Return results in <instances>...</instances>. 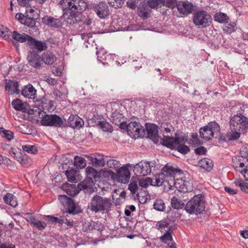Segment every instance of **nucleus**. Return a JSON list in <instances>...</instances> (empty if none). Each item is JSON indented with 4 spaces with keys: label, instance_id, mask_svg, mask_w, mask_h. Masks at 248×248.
<instances>
[{
    "label": "nucleus",
    "instance_id": "nucleus-1",
    "mask_svg": "<svg viewBox=\"0 0 248 248\" xmlns=\"http://www.w3.org/2000/svg\"><path fill=\"white\" fill-rule=\"evenodd\" d=\"M47 47H32L28 55L27 59L29 64L36 68H41V62L43 61L46 64L51 65L56 61V58L55 55L50 52L44 53L41 58L38 53L46 50Z\"/></svg>",
    "mask_w": 248,
    "mask_h": 248
},
{
    "label": "nucleus",
    "instance_id": "nucleus-2",
    "mask_svg": "<svg viewBox=\"0 0 248 248\" xmlns=\"http://www.w3.org/2000/svg\"><path fill=\"white\" fill-rule=\"evenodd\" d=\"M112 205V203L109 198L95 194L90 200L88 204V209L95 214L108 213Z\"/></svg>",
    "mask_w": 248,
    "mask_h": 248
},
{
    "label": "nucleus",
    "instance_id": "nucleus-3",
    "mask_svg": "<svg viewBox=\"0 0 248 248\" xmlns=\"http://www.w3.org/2000/svg\"><path fill=\"white\" fill-rule=\"evenodd\" d=\"M205 202L202 194L194 196L185 206L186 211L190 215L201 214L204 211Z\"/></svg>",
    "mask_w": 248,
    "mask_h": 248
},
{
    "label": "nucleus",
    "instance_id": "nucleus-4",
    "mask_svg": "<svg viewBox=\"0 0 248 248\" xmlns=\"http://www.w3.org/2000/svg\"><path fill=\"white\" fill-rule=\"evenodd\" d=\"M12 37L14 41L20 43H26L30 46H46V45L42 41H37L25 33H20L17 31L13 32Z\"/></svg>",
    "mask_w": 248,
    "mask_h": 248
},
{
    "label": "nucleus",
    "instance_id": "nucleus-5",
    "mask_svg": "<svg viewBox=\"0 0 248 248\" xmlns=\"http://www.w3.org/2000/svg\"><path fill=\"white\" fill-rule=\"evenodd\" d=\"M58 199L66 209V212L72 215H76L82 212V209L78 204L71 198L65 195H60Z\"/></svg>",
    "mask_w": 248,
    "mask_h": 248
},
{
    "label": "nucleus",
    "instance_id": "nucleus-6",
    "mask_svg": "<svg viewBox=\"0 0 248 248\" xmlns=\"http://www.w3.org/2000/svg\"><path fill=\"white\" fill-rule=\"evenodd\" d=\"M193 21L196 26L202 28L209 26L212 22V18L207 12L200 10L194 14Z\"/></svg>",
    "mask_w": 248,
    "mask_h": 248
},
{
    "label": "nucleus",
    "instance_id": "nucleus-7",
    "mask_svg": "<svg viewBox=\"0 0 248 248\" xmlns=\"http://www.w3.org/2000/svg\"><path fill=\"white\" fill-rule=\"evenodd\" d=\"M230 129H244L248 127V118L245 116L239 114L234 115L230 121Z\"/></svg>",
    "mask_w": 248,
    "mask_h": 248
},
{
    "label": "nucleus",
    "instance_id": "nucleus-8",
    "mask_svg": "<svg viewBox=\"0 0 248 248\" xmlns=\"http://www.w3.org/2000/svg\"><path fill=\"white\" fill-rule=\"evenodd\" d=\"M133 164H127L126 165L120 167L114 173L115 180L122 184H127L130 178V172L128 167L132 168Z\"/></svg>",
    "mask_w": 248,
    "mask_h": 248
},
{
    "label": "nucleus",
    "instance_id": "nucleus-9",
    "mask_svg": "<svg viewBox=\"0 0 248 248\" xmlns=\"http://www.w3.org/2000/svg\"><path fill=\"white\" fill-rule=\"evenodd\" d=\"M127 133L132 138H143L145 135V129L140 123L131 122L128 124Z\"/></svg>",
    "mask_w": 248,
    "mask_h": 248
},
{
    "label": "nucleus",
    "instance_id": "nucleus-10",
    "mask_svg": "<svg viewBox=\"0 0 248 248\" xmlns=\"http://www.w3.org/2000/svg\"><path fill=\"white\" fill-rule=\"evenodd\" d=\"M41 123L44 126H50L60 127L63 124L62 118L56 114L42 115Z\"/></svg>",
    "mask_w": 248,
    "mask_h": 248
},
{
    "label": "nucleus",
    "instance_id": "nucleus-11",
    "mask_svg": "<svg viewBox=\"0 0 248 248\" xmlns=\"http://www.w3.org/2000/svg\"><path fill=\"white\" fill-rule=\"evenodd\" d=\"M91 9L96 13L99 18L102 19L106 18L109 14L108 4L104 1L93 3L91 5Z\"/></svg>",
    "mask_w": 248,
    "mask_h": 248
},
{
    "label": "nucleus",
    "instance_id": "nucleus-12",
    "mask_svg": "<svg viewBox=\"0 0 248 248\" xmlns=\"http://www.w3.org/2000/svg\"><path fill=\"white\" fill-rule=\"evenodd\" d=\"M145 131L147 133V137L152 140L155 143L158 141V127L154 124L146 123Z\"/></svg>",
    "mask_w": 248,
    "mask_h": 248
},
{
    "label": "nucleus",
    "instance_id": "nucleus-13",
    "mask_svg": "<svg viewBox=\"0 0 248 248\" xmlns=\"http://www.w3.org/2000/svg\"><path fill=\"white\" fill-rule=\"evenodd\" d=\"M162 172L164 174L165 177H170L171 180H174L175 175L176 174H181L183 170L178 167H174L167 163L161 169Z\"/></svg>",
    "mask_w": 248,
    "mask_h": 248
},
{
    "label": "nucleus",
    "instance_id": "nucleus-14",
    "mask_svg": "<svg viewBox=\"0 0 248 248\" xmlns=\"http://www.w3.org/2000/svg\"><path fill=\"white\" fill-rule=\"evenodd\" d=\"M85 157L89 162L90 164L92 165L95 167H102L105 166L106 160L104 158L103 155H99L96 156L95 155H87Z\"/></svg>",
    "mask_w": 248,
    "mask_h": 248
},
{
    "label": "nucleus",
    "instance_id": "nucleus-15",
    "mask_svg": "<svg viewBox=\"0 0 248 248\" xmlns=\"http://www.w3.org/2000/svg\"><path fill=\"white\" fill-rule=\"evenodd\" d=\"M16 18L25 26L31 28L35 27L36 21L35 18L33 17H31L28 14L24 15L21 13H17L16 15Z\"/></svg>",
    "mask_w": 248,
    "mask_h": 248
},
{
    "label": "nucleus",
    "instance_id": "nucleus-16",
    "mask_svg": "<svg viewBox=\"0 0 248 248\" xmlns=\"http://www.w3.org/2000/svg\"><path fill=\"white\" fill-rule=\"evenodd\" d=\"M63 16L65 22L69 24L79 23L81 21V18L80 14L73 10L64 12L63 14Z\"/></svg>",
    "mask_w": 248,
    "mask_h": 248
},
{
    "label": "nucleus",
    "instance_id": "nucleus-17",
    "mask_svg": "<svg viewBox=\"0 0 248 248\" xmlns=\"http://www.w3.org/2000/svg\"><path fill=\"white\" fill-rule=\"evenodd\" d=\"M42 23L53 28H58L62 26L61 20L51 16H45L42 18Z\"/></svg>",
    "mask_w": 248,
    "mask_h": 248
},
{
    "label": "nucleus",
    "instance_id": "nucleus-18",
    "mask_svg": "<svg viewBox=\"0 0 248 248\" xmlns=\"http://www.w3.org/2000/svg\"><path fill=\"white\" fill-rule=\"evenodd\" d=\"M87 179L89 184H93L94 181L96 182L99 179V171H97L92 167H88L86 169Z\"/></svg>",
    "mask_w": 248,
    "mask_h": 248
},
{
    "label": "nucleus",
    "instance_id": "nucleus-19",
    "mask_svg": "<svg viewBox=\"0 0 248 248\" xmlns=\"http://www.w3.org/2000/svg\"><path fill=\"white\" fill-rule=\"evenodd\" d=\"M21 94L26 98L34 99L37 97L36 90L30 84L25 86L21 91Z\"/></svg>",
    "mask_w": 248,
    "mask_h": 248
},
{
    "label": "nucleus",
    "instance_id": "nucleus-20",
    "mask_svg": "<svg viewBox=\"0 0 248 248\" xmlns=\"http://www.w3.org/2000/svg\"><path fill=\"white\" fill-rule=\"evenodd\" d=\"M68 123L70 127L79 129L84 125V121L77 115H71L68 119Z\"/></svg>",
    "mask_w": 248,
    "mask_h": 248
},
{
    "label": "nucleus",
    "instance_id": "nucleus-21",
    "mask_svg": "<svg viewBox=\"0 0 248 248\" xmlns=\"http://www.w3.org/2000/svg\"><path fill=\"white\" fill-rule=\"evenodd\" d=\"M192 4L188 2L180 1L177 5V8L179 12L183 15H187L191 13Z\"/></svg>",
    "mask_w": 248,
    "mask_h": 248
},
{
    "label": "nucleus",
    "instance_id": "nucleus-22",
    "mask_svg": "<svg viewBox=\"0 0 248 248\" xmlns=\"http://www.w3.org/2000/svg\"><path fill=\"white\" fill-rule=\"evenodd\" d=\"M18 87V83L17 81L10 79L5 80V89L6 91H8L11 94L19 93Z\"/></svg>",
    "mask_w": 248,
    "mask_h": 248
},
{
    "label": "nucleus",
    "instance_id": "nucleus-23",
    "mask_svg": "<svg viewBox=\"0 0 248 248\" xmlns=\"http://www.w3.org/2000/svg\"><path fill=\"white\" fill-rule=\"evenodd\" d=\"M138 9V16L141 18L145 19L150 16L151 10L145 3L141 2Z\"/></svg>",
    "mask_w": 248,
    "mask_h": 248
},
{
    "label": "nucleus",
    "instance_id": "nucleus-24",
    "mask_svg": "<svg viewBox=\"0 0 248 248\" xmlns=\"http://www.w3.org/2000/svg\"><path fill=\"white\" fill-rule=\"evenodd\" d=\"M72 6L73 10L80 14L87 9L88 5L84 0H74Z\"/></svg>",
    "mask_w": 248,
    "mask_h": 248
},
{
    "label": "nucleus",
    "instance_id": "nucleus-25",
    "mask_svg": "<svg viewBox=\"0 0 248 248\" xmlns=\"http://www.w3.org/2000/svg\"><path fill=\"white\" fill-rule=\"evenodd\" d=\"M62 188L68 195L74 197L79 193V190L76 187L75 185L65 183L62 185Z\"/></svg>",
    "mask_w": 248,
    "mask_h": 248
},
{
    "label": "nucleus",
    "instance_id": "nucleus-26",
    "mask_svg": "<svg viewBox=\"0 0 248 248\" xmlns=\"http://www.w3.org/2000/svg\"><path fill=\"white\" fill-rule=\"evenodd\" d=\"M3 199L5 203L13 207H16L18 205L16 197L12 193H6V194L3 196Z\"/></svg>",
    "mask_w": 248,
    "mask_h": 248
},
{
    "label": "nucleus",
    "instance_id": "nucleus-27",
    "mask_svg": "<svg viewBox=\"0 0 248 248\" xmlns=\"http://www.w3.org/2000/svg\"><path fill=\"white\" fill-rule=\"evenodd\" d=\"M199 165L204 170L210 171L213 168L214 163L208 158H204L198 162Z\"/></svg>",
    "mask_w": 248,
    "mask_h": 248
},
{
    "label": "nucleus",
    "instance_id": "nucleus-28",
    "mask_svg": "<svg viewBox=\"0 0 248 248\" xmlns=\"http://www.w3.org/2000/svg\"><path fill=\"white\" fill-rule=\"evenodd\" d=\"M74 0H61L59 4L62 10L64 11H72L73 10V5Z\"/></svg>",
    "mask_w": 248,
    "mask_h": 248
},
{
    "label": "nucleus",
    "instance_id": "nucleus-29",
    "mask_svg": "<svg viewBox=\"0 0 248 248\" xmlns=\"http://www.w3.org/2000/svg\"><path fill=\"white\" fill-rule=\"evenodd\" d=\"M125 120V118L123 114L120 112L115 111L113 112L111 115V121L115 125H118L121 124L120 123Z\"/></svg>",
    "mask_w": 248,
    "mask_h": 248
},
{
    "label": "nucleus",
    "instance_id": "nucleus-30",
    "mask_svg": "<svg viewBox=\"0 0 248 248\" xmlns=\"http://www.w3.org/2000/svg\"><path fill=\"white\" fill-rule=\"evenodd\" d=\"M136 197L140 203L144 204L146 202L147 200L150 198V196L147 191L145 190L142 191V189L141 188L139 191L137 192Z\"/></svg>",
    "mask_w": 248,
    "mask_h": 248
},
{
    "label": "nucleus",
    "instance_id": "nucleus-31",
    "mask_svg": "<svg viewBox=\"0 0 248 248\" xmlns=\"http://www.w3.org/2000/svg\"><path fill=\"white\" fill-rule=\"evenodd\" d=\"M114 172L110 170H101L99 171V178H102L105 179H110L115 180Z\"/></svg>",
    "mask_w": 248,
    "mask_h": 248
},
{
    "label": "nucleus",
    "instance_id": "nucleus-32",
    "mask_svg": "<svg viewBox=\"0 0 248 248\" xmlns=\"http://www.w3.org/2000/svg\"><path fill=\"white\" fill-rule=\"evenodd\" d=\"M200 137L204 140H211L213 136H212L211 131L207 125L201 127L199 130Z\"/></svg>",
    "mask_w": 248,
    "mask_h": 248
},
{
    "label": "nucleus",
    "instance_id": "nucleus-33",
    "mask_svg": "<svg viewBox=\"0 0 248 248\" xmlns=\"http://www.w3.org/2000/svg\"><path fill=\"white\" fill-rule=\"evenodd\" d=\"M171 205L172 207L176 209L184 208L185 210L186 204L181 200L176 197H173L171 199Z\"/></svg>",
    "mask_w": 248,
    "mask_h": 248
},
{
    "label": "nucleus",
    "instance_id": "nucleus-34",
    "mask_svg": "<svg viewBox=\"0 0 248 248\" xmlns=\"http://www.w3.org/2000/svg\"><path fill=\"white\" fill-rule=\"evenodd\" d=\"M206 125L211 131V136L214 137V134L219 133L220 127L216 121L210 122Z\"/></svg>",
    "mask_w": 248,
    "mask_h": 248
},
{
    "label": "nucleus",
    "instance_id": "nucleus-35",
    "mask_svg": "<svg viewBox=\"0 0 248 248\" xmlns=\"http://www.w3.org/2000/svg\"><path fill=\"white\" fill-rule=\"evenodd\" d=\"M140 163L141 164V168L143 170V176H146L150 174L152 168H155V166H150V163L149 161H141Z\"/></svg>",
    "mask_w": 248,
    "mask_h": 248
},
{
    "label": "nucleus",
    "instance_id": "nucleus-36",
    "mask_svg": "<svg viewBox=\"0 0 248 248\" xmlns=\"http://www.w3.org/2000/svg\"><path fill=\"white\" fill-rule=\"evenodd\" d=\"M172 227H170L166 232L160 237V240L164 243H167L169 241H172L171 234L173 232Z\"/></svg>",
    "mask_w": 248,
    "mask_h": 248
},
{
    "label": "nucleus",
    "instance_id": "nucleus-37",
    "mask_svg": "<svg viewBox=\"0 0 248 248\" xmlns=\"http://www.w3.org/2000/svg\"><path fill=\"white\" fill-rule=\"evenodd\" d=\"M74 165L78 169H83L86 166V161L84 158L76 156L74 160Z\"/></svg>",
    "mask_w": 248,
    "mask_h": 248
},
{
    "label": "nucleus",
    "instance_id": "nucleus-38",
    "mask_svg": "<svg viewBox=\"0 0 248 248\" xmlns=\"http://www.w3.org/2000/svg\"><path fill=\"white\" fill-rule=\"evenodd\" d=\"M97 126L104 132H111L112 131V127L106 121H99Z\"/></svg>",
    "mask_w": 248,
    "mask_h": 248
},
{
    "label": "nucleus",
    "instance_id": "nucleus-39",
    "mask_svg": "<svg viewBox=\"0 0 248 248\" xmlns=\"http://www.w3.org/2000/svg\"><path fill=\"white\" fill-rule=\"evenodd\" d=\"M12 106L15 109L19 111H25L26 107L22 101L19 99H16L12 102Z\"/></svg>",
    "mask_w": 248,
    "mask_h": 248
},
{
    "label": "nucleus",
    "instance_id": "nucleus-40",
    "mask_svg": "<svg viewBox=\"0 0 248 248\" xmlns=\"http://www.w3.org/2000/svg\"><path fill=\"white\" fill-rule=\"evenodd\" d=\"M178 134L176 133L175 137H170V141L167 143L166 146L171 150L175 149L176 147L179 144V141L177 138Z\"/></svg>",
    "mask_w": 248,
    "mask_h": 248
},
{
    "label": "nucleus",
    "instance_id": "nucleus-41",
    "mask_svg": "<svg viewBox=\"0 0 248 248\" xmlns=\"http://www.w3.org/2000/svg\"><path fill=\"white\" fill-rule=\"evenodd\" d=\"M214 20L220 23H226L229 19L227 16L223 13H217L214 16Z\"/></svg>",
    "mask_w": 248,
    "mask_h": 248
},
{
    "label": "nucleus",
    "instance_id": "nucleus-42",
    "mask_svg": "<svg viewBox=\"0 0 248 248\" xmlns=\"http://www.w3.org/2000/svg\"><path fill=\"white\" fill-rule=\"evenodd\" d=\"M188 143L193 147H197L202 144V142L198 138L197 133H193L191 135V138L188 141Z\"/></svg>",
    "mask_w": 248,
    "mask_h": 248
},
{
    "label": "nucleus",
    "instance_id": "nucleus-43",
    "mask_svg": "<svg viewBox=\"0 0 248 248\" xmlns=\"http://www.w3.org/2000/svg\"><path fill=\"white\" fill-rule=\"evenodd\" d=\"M170 222L171 219L170 217H167L163 220L158 221L156 224V228L158 230L161 231L163 229L168 227Z\"/></svg>",
    "mask_w": 248,
    "mask_h": 248
},
{
    "label": "nucleus",
    "instance_id": "nucleus-44",
    "mask_svg": "<svg viewBox=\"0 0 248 248\" xmlns=\"http://www.w3.org/2000/svg\"><path fill=\"white\" fill-rule=\"evenodd\" d=\"M165 178L166 177L162 171L161 173L156 174L155 176V181L154 182V186H162L166 181Z\"/></svg>",
    "mask_w": 248,
    "mask_h": 248
},
{
    "label": "nucleus",
    "instance_id": "nucleus-45",
    "mask_svg": "<svg viewBox=\"0 0 248 248\" xmlns=\"http://www.w3.org/2000/svg\"><path fill=\"white\" fill-rule=\"evenodd\" d=\"M0 134L2 137L10 141L14 138V133L10 130L5 129L3 127H0Z\"/></svg>",
    "mask_w": 248,
    "mask_h": 248
},
{
    "label": "nucleus",
    "instance_id": "nucleus-46",
    "mask_svg": "<svg viewBox=\"0 0 248 248\" xmlns=\"http://www.w3.org/2000/svg\"><path fill=\"white\" fill-rule=\"evenodd\" d=\"M240 131L238 129L232 130L231 129V132L228 133V138L229 141L235 140L238 139L240 136Z\"/></svg>",
    "mask_w": 248,
    "mask_h": 248
},
{
    "label": "nucleus",
    "instance_id": "nucleus-47",
    "mask_svg": "<svg viewBox=\"0 0 248 248\" xmlns=\"http://www.w3.org/2000/svg\"><path fill=\"white\" fill-rule=\"evenodd\" d=\"M77 172V171L75 170L71 169L70 170H66L65 171V175L67 177L68 181L71 183H76V178L75 177V174Z\"/></svg>",
    "mask_w": 248,
    "mask_h": 248
},
{
    "label": "nucleus",
    "instance_id": "nucleus-48",
    "mask_svg": "<svg viewBox=\"0 0 248 248\" xmlns=\"http://www.w3.org/2000/svg\"><path fill=\"white\" fill-rule=\"evenodd\" d=\"M107 166L109 168L117 169V170L120 168L121 164L119 161L111 159L106 161Z\"/></svg>",
    "mask_w": 248,
    "mask_h": 248
},
{
    "label": "nucleus",
    "instance_id": "nucleus-49",
    "mask_svg": "<svg viewBox=\"0 0 248 248\" xmlns=\"http://www.w3.org/2000/svg\"><path fill=\"white\" fill-rule=\"evenodd\" d=\"M154 208L157 211H165V203L161 199L156 200L154 203Z\"/></svg>",
    "mask_w": 248,
    "mask_h": 248
},
{
    "label": "nucleus",
    "instance_id": "nucleus-50",
    "mask_svg": "<svg viewBox=\"0 0 248 248\" xmlns=\"http://www.w3.org/2000/svg\"><path fill=\"white\" fill-rule=\"evenodd\" d=\"M22 149L23 151L32 154H36L38 152V149L35 145H22Z\"/></svg>",
    "mask_w": 248,
    "mask_h": 248
},
{
    "label": "nucleus",
    "instance_id": "nucleus-51",
    "mask_svg": "<svg viewBox=\"0 0 248 248\" xmlns=\"http://www.w3.org/2000/svg\"><path fill=\"white\" fill-rule=\"evenodd\" d=\"M79 23H80V24H79V26L78 27V31L80 32H84L81 33V37L83 39L85 36L88 35V34H86L85 32L89 31L91 30V27L85 26V25L83 24V23L81 22V21Z\"/></svg>",
    "mask_w": 248,
    "mask_h": 248
},
{
    "label": "nucleus",
    "instance_id": "nucleus-52",
    "mask_svg": "<svg viewBox=\"0 0 248 248\" xmlns=\"http://www.w3.org/2000/svg\"><path fill=\"white\" fill-rule=\"evenodd\" d=\"M161 4L164 6L173 9L175 6L177 7V3L176 0H162Z\"/></svg>",
    "mask_w": 248,
    "mask_h": 248
},
{
    "label": "nucleus",
    "instance_id": "nucleus-53",
    "mask_svg": "<svg viewBox=\"0 0 248 248\" xmlns=\"http://www.w3.org/2000/svg\"><path fill=\"white\" fill-rule=\"evenodd\" d=\"M46 226V223L37 219L31 227L37 229L39 231H43Z\"/></svg>",
    "mask_w": 248,
    "mask_h": 248
},
{
    "label": "nucleus",
    "instance_id": "nucleus-54",
    "mask_svg": "<svg viewBox=\"0 0 248 248\" xmlns=\"http://www.w3.org/2000/svg\"><path fill=\"white\" fill-rule=\"evenodd\" d=\"M128 189L131 191V193L134 195L138 192L140 189H139L137 182L132 181L128 185Z\"/></svg>",
    "mask_w": 248,
    "mask_h": 248
},
{
    "label": "nucleus",
    "instance_id": "nucleus-55",
    "mask_svg": "<svg viewBox=\"0 0 248 248\" xmlns=\"http://www.w3.org/2000/svg\"><path fill=\"white\" fill-rule=\"evenodd\" d=\"M109 5L115 8L122 6L124 2L123 0H107Z\"/></svg>",
    "mask_w": 248,
    "mask_h": 248
},
{
    "label": "nucleus",
    "instance_id": "nucleus-56",
    "mask_svg": "<svg viewBox=\"0 0 248 248\" xmlns=\"http://www.w3.org/2000/svg\"><path fill=\"white\" fill-rule=\"evenodd\" d=\"M175 149L179 153L184 155L186 154L190 151L189 147L185 144H179Z\"/></svg>",
    "mask_w": 248,
    "mask_h": 248
},
{
    "label": "nucleus",
    "instance_id": "nucleus-57",
    "mask_svg": "<svg viewBox=\"0 0 248 248\" xmlns=\"http://www.w3.org/2000/svg\"><path fill=\"white\" fill-rule=\"evenodd\" d=\"M17 161H18L20 164L24 167L29 166L31 163V160L29 158L21 157L19 155H18V157H17Z\"/></svg>",
    "mask_w": 248,
    "mask_h": 248
},
{
    "label": "nucleus",
    "instance_id": "nucleus-58",
    "mask_svg": "<svg viewBox=\"0 0 248 248\" xmlns=\"http://www.w3.org/2000/svg\"><path fill=\"white\" fill-rule=\"evenodd\" d=\"M132 167L134 168L133 172L135 175L143 176V170L141 168L140 163H137L135 165H133Z\"/></svg>",
    "mask_w": 248,
    "mask_h": 248
},
{
    "label": "nucleus",
    "instance_id": "nucleus-59",
    "mask_svg": "<svg viewBox=\"0 0 248 248\" xmlns=\"http://www.w3.org/2000/svg\"><path fill=\"white\" fill-rule=\"evenodd\" d=\"M162 1V0H148L147 3L149 7L154 9L161 4Z\"/></svg>",
    "mask_w": 248,
    "mask_h": 248
},
{
    "label": "nucleus",
    "instance_id": "nucleus-60",
    "mask_svg": "<svg viewBox=\"0 0 248 248\" xmlns=\"http://www.w3.org/2000/svg\"><path fill=\"white\" fill-rule=\"evenodd\" d=\"M26 219L27 221L30 223V225L32 226L37 219H36V217L31 213H27L26 214Z\"/></svg>",
    "mask_w": 248,
    "mask_h": 248
},
{
    "label": "nucleus",
    "instance_id": "nucleus-61",
    "mask_svg": "<svg viewBox=\"0 0 248 248\" xmlns=\"http://www.w3.org/2000/svg\"><path fill=\"white\" fill-rule=\"evenodd\" d=\"M235 25L234 23H228V22L225 25V28L224 29V31H226L228 33H231L233 32L234 30Z\"/></svg>",
    "mask_w": 248,
    "mask_h": 248
},
{
    "label": "nucleus",
    "instance_id": "nucleus-62",
    "mask_svg": "<svg viewBox=\"0 0 248 248\" xmlns=\"http://www.w3.org/2000/svg\"><path fill=\"white\" fill-rule=\"evenodd\" d=\"M194 152L196 155H205L207 150L203 146H201L200 147H198L194 150Z\"/></svg>",
    "mask_w": 248,
    "mask_h": 248
},
{
    "label": "nucleus",
    "instance_id": "nucleus-63",
    "mask_svg": "<svg viewBox=\"0 0 248 248\" xmlns=\"http://www.w3.org/2000/svg\"><path fill=\"white\" fill-rule=\"evenodd\" d=\"M97 50L96 51V54L97 55V58H100L101 59H104L103 57L104 55L106 53V50L104 49V47H96Z\"/></svg>",
    "mask_w": 248,
    "mask_h": 248
},
{
    "label": "nucleus",
    "instance_id": "nucleus-64",
    "mask_svg": "<svg viewBox=\"0 0 248 248\" xmlns=\"http://www.w3.org/2000/svg\"><path fill=\"white\" fill-rule=\"evenodd\" d=\"M93 229L92 223L89 221L85 222L83 224V229L85 232L91 231Z\"/></svg>",
    "mask_w": 248,
    "mask_h": 248
}]
</instances>
